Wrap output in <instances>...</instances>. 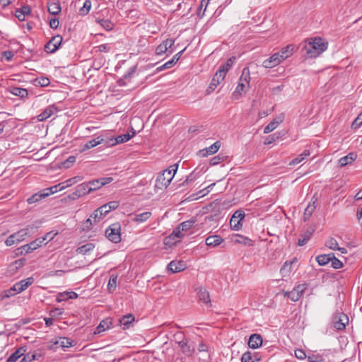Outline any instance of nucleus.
Instances as JSON below:
<instances>
[{
	"label": "nucleus",
	"mask_w": 362,
	"mask_h": 362,
	"mask_svg": "<svg viewBox=\"0 0 362 362\" xmlns=\"http://www.w3.org/2000/svg\"><path fill=\"white\" fill-rule=\"evenodd\" d=\"M223 239L218 235H210L206 239V245L209 247H216L220 245Z\"/></svg>",
	"instance_id": "nucleus-32"
},
{
	"label": "nucleus",
	"mask_w": 362,
	"mask_h": 362,
	"mask_svg": "<svg viewBox=\"0 0 362 362\" xmlns=\"http://www.w3.org/2000/svg\"><path fill=\"white\" fill-rule=\"evenodd\" d=\"M113 323V319L112 317H107L103 320L98 326L95 328L94 334H99L102 332L105 331L111 327Z\"/></svg>",
	"instance_id": "nucleus-16"
},
{
	"label": "nucleus",
	"mask_w": 362,
	"mask_h": 362,
	"mask_svg": "<svg viewBox=\"0 0 362 362\" xmlns=\"http://www.w3.org/2000/svg\"><path fill=\"white\" fill-rule=\"evenodd\" d=\"M112 180L113 178L111 177H101L99 179L91 180L86 183L88 184V189L90 193L101 188L103 186L110 183Z\"/></svg>",
	"instance_id": "nucleus-8"
},
{
	"label": "nucleus",
	"mask_w": 362,
	"mask_h": 362,
	"mask_svg": "<svg viewBox=\"0 0 362 362\" xmlns=\"http://www.w3.org/2000/svg\"><path fill=\"white\" fill-rule=\"evenodd\" d=\"M44 357V354L40 350H35L33 351H28L23 355V358L20 362H32L33 361H42Z\"/></svg>",
	"instance_id": "nucleus-12"
},
{
	"label": "nucleus",
	"mask_w": 362,
	"mask_h": 362,
	"mask_svg": "<svg viewBox=\"0 0 362 362\" xmlns=\"http://www.w3.org/2000/svg\"><path fill=\"white\" fill-rule=\"evenodd\" d=\"M325 246L329 248L332 250H337L338 249V243L334 238H329L326 242H325Z\"/></svg>",
	"instance_id": "nucleus-51"
},
{
	"label": "nucleus",
	"mask_w": 362,
	"mask_h": 362,
	"mask_svg": "<svg viewBox=\"0 0 362 362\" xmlns=\"http://www.w3.org/2000/svg\"><path fill=\"white\" fill-rule=\"evenodd\" d=\"M47 8L48 12L54 16L59 14L62 11L59 1L55 0L49 1L47 3Z\"/></svg>",
	"instance_id": "nucleus-20"
},
{
	"label": "nucleus",
	"mask_w": 362,
	"mask_h": 362,
	"mask_svg": "<svg viewBox=\"0 0 362 362\" xmlns=\"http://www.w3.org/2000/svg\"><path fill=\"white\" fill-rule=\"evenodd\" d=\"M310 362H326L324 354L312 353L308 356Z\"/></svg>",
	"instance_id": "nucleus-44"
},
{
	"label": "nucleus",
	"mask_w": 362,
	"mask_h": 362,
	"mask_svg": "<svg viewBox=\"0 0 362 362\" xmlns=\"http://www.w3.org/2000/svg\"><path fill=\"white\" fill-rule=\"evenodd\" d=\"M168 269L173 273L179 272L185 269V264L182 261H171L168 264Z\"/></svg>",
	"instance_id": "nucleus-23"
},
{
	"label": "nucleus",
	"mask_w": 362,
	"mask_h": 362,
	"mask_svg": "<svg viewBox=\"0 0 362 362\" xmlns=\"http://www.w3.org/2000/svg\"><path fill=\"white\" fill-rule=\"evenodd\" d=\"M284 296H286L288 297V298H290L292 301H297L299 300V298H300V294H298L296 291L295 289L293 288L291 291H287V292H285L284 293Z\"/></svg>",
	"instance_id": "nucleus-53"
},
{
	"label": "nucleus",
	"mask_w": 362,
	"mask_h": 362,
	"mask_svg": "<svg viewBox=\"0 0 362 362\" xmlns=\"http://www.w3.org/2000/svg\"><path fill=\"white\" fill-rule=\"evenodd\" d=\"M89 193L90 192L88 189V184L86 182H83L76 186L74 192L70 195V197L74 199Z\"/></svg>",
	"instance_id": "nucleus-15"
},
{
	"label": "nucleus",
	"mask_w": 362,
	"mask_h": 362,
	"mask_svg": "<svg viewBox=\"0 0 362 362\" xmlns=\"http://www.w3.org/2000/svg\"><path fill=\"white\" fill-rule=\"evenodd\" d=\"M135 320V317L132 314H127L126 315L122 316L119 320V322L120 326H122L123 329L129 328L131 324H132Z\"/></svg>",
	"instance_id": "nucleus-21"
},
{
	"label": "nucleus",
	"mask_w": 362,
	"mask_h": 362,
	"mask_svg": "<svg viewBox=\"0 0 362 362\" xmlns=\"http://www.w3.org/2000/svg\"><path fill=\"white\" fill-rule=\"evenodd\" d=\"M175 65V62L174 60H169L167 62H165L164 64H163L162 66H160L156 68V71L157 72H159V71H161L164 69H170L172 68L173 66Z\"/></svg>",
	"instance_id": "nucleus-59"
},
{
	"label": "nucleus",
	"mask_w": 362,
	"mask_h": 362,
	"mask_svg": "<svg viewBox=\"0 0 362 362\" xmlns=\"http://www.w3.org/2000/svg\"><path fill=\"white\" fill-rule=\"evenodd\" d=\"M117 276L115 275H112L110 278V280L107 284V289L109 292H113L117 287Z\"/></svg>",
	"instance_id": "nucleus-48"
},
{
	"label": "nucleus",
	"mask_w": 362,
	"mask_h": 362,
	"mask_svg": "<svg viewBox=\"0 0 362 362\" xmlns=\"http://www.w3.org/2000/svg\"><path fill=\"white\" fill-rule=\"evenodd\" d=\"M47 347L54 351L61 350V341H50Z\"/></svg>",
	"instance_id": "nucleus-56"
},
{
	"label": "nucleus",
	"mask_w": 362,
	"mask_h": 362,
	"mask_svg": "<svg viewBox=\"0 0 362 362\" xmlns=\"http://www.w3.org/2000/svg\"><path fill=\"white\" fill-rule=\"evenodd\" d=\"M316 200L310 202L307 207L305 209L304 214H303V220L305 221H308L311 216L313 215L315 209H316Z\"/></svg>",
	"instance_id": "nucleus-29"
},
{
	"label": "nucleus",
	"mask_w": 362,
	"mask_h": 362,
	"mask_svg": "<svg viewBox=\"0 0 362 362\" xmlns=\"http://www.w3.org/2000/svg\"><path fill=\"white\" fill-rule=\"evenodd\" d=\"M291 262L288 263V262L284 264L280 270L282 276H287L290 274L291 272Z\"/></svg>",
	"instance_id": "nucleus-49"
},
{
	"label": "nucleus",
	"mask_w": 362,
	"mask_h": 362,
	"mask_svg": "<svg viewBox=\"0 0 362 362\" xmlns=\"http://www.w3.org/2000/svg\"><path fill=\"white\" fill-rule=\"evenodd\" d=\"M55 111H57V107L54 105H49L37 116V119L40 122L44 121L53 115Z\"/></svg>",
	"instance_id": "nucleus-19"
},
{
	"label": "nucleus",
	"mask_w": 362,
	"mask_h": 362,
	"mask_svg": "<svg viewBox=\"0 0 362 362\" xmlns=\"http://www.w3.org/2000/svg\"><path fill=\"white\" fill-rule=\"evenodd\" d=\"M294 45H288L286 46L285 47H283L281 51L277 52L280 57L282 58V60H284L289 57L291 55H292L293 51H294Z\"/></svg>",
	"instance_id": "nucleus-28"
},
{
	"label": "nucleus",
	"mask_w": 362,
	"mask_h": 362,
	"mask_svg": "<svg viewBox=\"0 0 362 362\" xmlns=\"http://www.w3.org/2000/svg\"><path fill=\"white\" fill-rule=\"evenodd\" d=\"M136 66H132L131 67L128 72L124 74V76H123V78H120L118 81L119 86H124L127 84V81H129L130 78L132 77H133V76L134 75L135 72H136Z\"/></svg>",
	"instance_id": "nucleus-31"
},
{
	"label": "nucleus",
	"mask_w": 362,
	"mask_h": 362,
	"mask_svg": "<svg viewBox=\"0 0 362 362\" xmlns=\"http://www.w3.org/2000/svg\"><path fill=\"white\" fill-rule=\"evenodd\" d=\"M245 214L243 210L235 211L230 220V227L233 230H238L242 227L241 221L245 218Z\"/></svg>",
	"instance_id": "nucleus-10"
},
{
	"label": "nucleus",
	"mask_w": 362,
	"mask_h": 362,
	"mask_svg": "<svg viewBox=\"0 0 362 362\" xmlns=\"http://www.w3.org/2000/svg\"><path fill=\"white\" fill-rule=\"evenodd\" d=\"M34 282L33 277H28L25 279H23L19 282L16 283L12 288L6 291V296L10 297L11 296L19 293L25 291L29 286Z\"/></svg>",
	"instance_id": "nucleus-3"
},
{
	"label": "nucleus",
	"mask_w": 362,
	"mask_h": 362,
	"mask_svg": "<svg viewBox=\"0 0 362 362\" xmlns=\"http://www.w3.org/2000/svg\"><path fill=\"white\" fill-rule=\"evenodd\" d=\"M76 157L74 156H70L64 163L63 166L65 168H69L75 162Z\"/></svg>",
	"instance_id": "nucleus-62"
},
{
	"label": "nucleus",
	"mask_w": 362,
	"mask_h": 362,
	"mask_svg": "<svg viewBox=\"0 0 362 362\" xmlns=\"http://www.w3.org/2000/svg\"><path fill=\"white\" fill-rule=\"evenodd\" d=\"M103 217L104 216L102 214H100L98 209H97L96 210H95L93 212V214L90 215V217L88 219H87V221H86V223H85L86 227H87V228H88L89 226L92 225V221H91L92 218L94 220V222H97V221H100Z\"/></svg>",
	"instance_id": "nucleus-38"
},
{
	"label": "nucleus",
	"mask_w": 362,
	"mask_h": 362,
	"mask_svg": "<svg viewBox=\"0 0 362 362\" xmlns=\"http://www.w3.org/2000/svg\"><path fill=\"white\" fill-rule=\"evenodd\" d=\"M226 75L224 74L223 71L218 70L210 83L209 88L207 89V92L209 93L211 91L214 90L218 85H219L221 82L223 81Z\"/></svg>",
	"instance_id": "nucleus-13"
},
{
	"label": "nucleus",
	"mask_w": 362,
	"mask_h": 362,
	"mask_svg": "<svg viewBox=\"0 0 362 362\" xmlns=\"http://www.w3.org/2000/svg\"><path fill=\"white\" fill-rule=\"evenodd\" d=\"M81 180H82V178L79 176H76V177L69 178V179L66 180V181L62 182L63 185L59 188V189H64L66 187H69L77 183L78 182L81 181Z\"/></svg>",
	"instance_id": "nucleus-41"
},
{
	"label": "nucleus",
	"mask_w": 362,
	"mask_h": 362,
	"mask_svg": "<svg viewBox=\"0 0 362 362\" xmlns=\"http://www.w3.org/2000/svg\"><path fill=\"white\" fill-rule=\"evenodd\" d=\"M151 216V212L145 211L139 214H136L133 218V221L137 223H143L148 220Z\"/></svg>",
	"instance_id": "nucleus-39"
},
{
	"label": "nucleus",
	"mask_w": 362,
	"mask_h": 362,
	"mask_svg": "<svg viewBox=\"0 0 362 362\" xmlns=\"http://www.w3.org/2000/svg\"><path fill=\"white\" fill-rule=\"evenodd\" d=\"M62 183H59L58 185H54V186H52L49 188H46V189H44V192H45V194H47V197H49V195L52 194H54L56 192H57L58 191H61L62 189H59V188L62 186Z\"/></svg>",
	"instance_id": "nucleus-50"
},
{
	"label": "nucleus",
	"mask_w": 362,
	"mask_h": 362,
	"mask_svg": "<svg viewBox=\"0 0 362 362\" xmlns=\"http://www.w3.org/2000/svg\"><path fill=\"white\" fill-rule=\"evenodd\" d=\"M182 232L183 230H182L180 227L178 226L176 228L174 229L170 237H173V239H175V238H181L183 236Z\"/></svg>",
	"instance_id": "nucleus-63"
},
{
	"label": "nucleus",
	"mask_w": 362,
	"mask_h": 362,
	"mask_svg": "<svg viewBox=\"0 0 362 362\" xmlns=\"http://www.w3.org/2000/svg\"><path fill=\"white\" fill-rule=\"evenodd\" d=\"M30 233V227L28 226L25 228H23L18 232L11 234L9 235L6 241L5 244L7 246H11L16 243H20L21 241L23 240L26 236L29 235Z\"/></svg>",
	"instance_id": "nucleus-4"
},
{
	"label": "nucleus",
	"mask_w": 362,
	"mask_h": 362,
	"mask_svg": "<svg viewBox=\"0 0 362 362\" xmlns=\"http://www.w3.org/2000/svg\"><path fill=\"white\" fill-rule=\"evenodd\" d=\"M334 257V253L320 255L316 257V261L321 266H325Z\"/></svg>",
	"instance_id": "nucleus-35"
},
{
	"label": "nucleus",
	"mask_w": 362,
	"mask_h": 362,
	"mask_svg": "<svg viewBox=\"0 0 362 362\" xmlns=\"http://www.w3.org/2000/svg\"><path fill=\"white\" fill-rule=\"evenodd\" d=\"M194 223H195V220L190 219V220H188V221L181 223L179 225V226L180 227L182 230L186 231V230H188L189 229H190L194 226Z\"/></svg>",
	"instance_id": "nucleus-52"
},
{
	"label": "nucleus",
	"mask_w": 362,
	"mask_h": 362,
	"mask_svg": "<svg viewBox=\"0 0 362 362\" xmlns=\"http://www.w3.org/2000/svg\"><path fill=\"white\" fill-rule=\"evenodd\" d=\"M332 263V267L334 269H340L343 267V263L339 259H338L335 255H334V257L330 260Z\"/></svg>",
	"instance_id": "nucleus-61"
},
{
	"label": "nucleus",
	"mask_w": 362,
	"mask_h": 362,
	"mask_svg": "<svg viewBox=\"0 0 362 362\" xmlns=\"http://www.w3.org/2000/svg\"><path fill=\"white\" fill-rule=\"evenodd\" d=\"M250 80V72L247 68L243 69L239 82H243L245 85H249Z\"/></svg>",
	"instance_id": "nucleus-46"
},
{
	"label": "nucleus",
	"mask_w": 362,
	"mask_h": 362,
	"mask_svg": "<svg viewBox=\"0 0 362 362\" xmlns=\"http://www.w3.org/2000/svg\"><path fill=\"white\" fill-rule=\"evenodd\" d=\"M135 134H136V132L133 129V128H132L131 134L128 132L127 134H122V135L117 136L115 139V143H117V144H122V143L127 142L130 139H132L133 136H134Z\"/></svg>",
	"instance_id": "nucleus-34"
},
{
	"label": "nucleus",
	"mask_w": 362,
	"mask_h": 362,
	"mask_svg": "<svg viewBox=\"0 0 362 362\" xmlns=\"http://www.w3.org/2000/svg\"><path fill=\"white\" fill-rule=\"evenodd\" d=\"M30 13V8L29 6H23L20 9H17L15 12V16L21 21L25 20V16L29 15Z\"/></svg>",
	"instance_id": "nucleus-25"
},
{
	"label": "nucleus",
	"mask_w": 362,
	"mask_h": 362,
	"mask_svg": "<svg viewBox=\"0 0 362 362\" xmlns=\"http://www.w3.org/2000/svg\"><path fill=\"white\" fill-rule=\"evenodd\" d=\"M349 317L342 312H337L332 316V327L337 330L345 329L346 325L349 323Z\"/></svg>",
	"instance_id": "nucleus-5"
},
{
	"label": "nucleus",
	"mask_w": 362,
	"mask_h": 362,
	"mask_svg": "<svg viewBox=\"0 0 362 362\" xmlns=\"http://www.w3.org/2000/svg\"><path fill=\"white\" fill-rule=\"evenodd\" d=\"M177 166V165H171L160 173L156 178V186L158 188L167 187L173 179Z\"/></svg>",
	"instance_id": "nucleus-2"
},
{
	"label": "nucleus",
	"mask_w": 362,
	"mask_h": 362,
	"mask_svg": "<svg viewBox=\"0 0 362 362\" xmlns=\"http://www.w3.org/2000/svg\"><path fill=\"white\" fill-rule=\"evenodd\" d=\"M159 337L164 339H185V335L182 331L177 330L176 328L170 329L168 331L162 332Z\"/></svg>",
	"instance_id": "nucleus-9"
},
{
	"label": "nucleus",
	"mask_w": 362,
	"mask_h": 362,
	"mask_svg": "<svg viewBox=\"0 0 362 362\" xmlns=\"http://www.w3.org/2000/svg\"><path fill=\"white\" fill-rule=\"evenodd\" d=\"M77 341H61V350L66 351L68 348L76 346Z\"/></svg>",
	"instance_id": "nucleus-54"
},
{
	"label": "nucleus",
	"mask_w": 362,
	"mask_h": 362,
	"mask_svg": "<svg viewBox=\"0 0 362 362\" xmlns=\"http://www.w3.org/2000/svg\"><path fill=\"white\" fill-rule=\"evenodd\" d=\"M221 147V142L220 141H216L212 145H211L209 147H207L204 149H202L199 151V154L202 156H207L208 155H212L216 153L218 149Z\"/></svg>",
	"instance_id": "nucleus-18"
},
{
	"label": "nucleus",
	"mask_w": 362,
	"mask_h": 362,
	"mask_svg": "<svg viewBox=\"0 0 362 362\" xmlns=\"http://www.w3.org/2000/svg\"><path fill=\"white\" fill-rule=\"evenodd\" d=\"M327 48V44L320 37H315L305 42L303 49L310 58H315L320 55Z\"/></svg>",
	"instance_id": "nucleus-1"
},
{
	"label": "nucleus",
	"mask_w": 362,
	"mask_h": 362,
	"mask_svg": "<svg viewBox=\"0 0 362 362\" xmlns=\"http://www.w3.org/2000/svg\"><path fill=\"white\" fill-rule=\"evenodd\" d=\"M199 300L202 302L203 303H210V296L209 292L203 288H200L197 293Z\"/></svg>",
	"instance_id": "nucleus-33"
},
{
	"label": "nucleus",
	"mask_w": 362,
	"mask_h": 362,
	"mask_svg": "<svg viewBox=\"0 0 362 362\" xmlns=\"http://www.w3.org/2000/svg\"><path fill=\"white\" fill-rule=\"evenodd\" d=\"M235 58V57H230L229 58L226 63L222 64L218 70H223L225 75H226L227 72L230 70V69L232 67Z\"/></svg>",
	"instance_id": "nucleus-45"
},
{
	"label": "nucleus",
	"mask_w": 362,
	"mask_h": 362,
	"mask_svg": "<svg viewBox=\"0 0 362 362\" xmlns=\"http://www.w3.org/2000/svg\"><path fill=\"white\" fill-rule=\"evenodd\" d=\"M94 247H95L94 244L88 243H86L81 247H78L76 250V252L78 254L86 255L88 252L93 250Z\"/></svg>",
	"instance_id": "nucleus-42"
},
{
	"label": "nucleus",
	"mask_w": 362,
	"mask_h": 362,
	"mask_svg": "<svg viewBox=\"0 0 362 362\" xmlns=\"http://www.w3.org/2000/svg\"><path fill=\"white\" fill-rule=\"evenodd\" d=\"M245 85L243 82H239L235 90L234 91L233 95L235 98H238V95H241L242 92L245 91Z\"/></svg>",
	"instance_id": "nucleus-55"
},
{
	"label": "nucleus",
	"mask_w": 362,
	"mask_h": 362,
	"mask_svg": "<svg viewBox=\"0 0 362 362\" xmlns=\"http://www.w3.org/2000/svg\"><path fill=\"white\" fill-rule=\"evenodd\" d=\"M104 142V140H103V136H99L92 140H90L88 141V142H86L81 148V152H84L88 149H90L99 144H103Z\"/></svg>",
	"instance_id": "nucleus-17"
},
{
	"label": "nucleus",
	"mask_w": 362,
	"mask_h": 362,
	"mask_svg": "<svg viewBox=\"0 0 362 362\" xmlns=\"http://www.w3.org/2000/svg\"><path fill=\"white\" fill-rule=\"evenodd\" d=\"M310 155V152L309 150H305L301 154L298 155L296 158H293L289 163L290 165H295L303 160H305L308 156Z\"/></svg>",
	"instance_id": "nucleus-37"
},
{
	"label": "nucleus",
	"mask_w": 362,
	"mask_h": 362,
	"mask_svg": "<svg viewBox=\"0 0 362 362\" xmlns=\"http://www.w3.org/2000/svg\"><path fill=\"white\" fill-rule=\"evenodd\" d=\"M46 197H47V194H45L44 189H42L40 192L32 195L28 199L27 201L28 204H34Z\"/></svg>",
	"instance_id": "nucleus-36"
},
{
	"label": "nucleus",
	"mask_w": 362,
	"mask_h": 362,
	"mask_svg": "<svg viewBox=\"0 0 362 362\" xmlns=\"http://www.w3.org/2000/svg\"><path fill=\"white\" fill-rule=\"evenodd\" d=\"M282 61V58H281L280 55L276 52L272 54L269 58L265 59L262 63V66L264 68L271 69L279 65Z\"/></svg>",
	"instance_id": "nucleus-14"
},
{
	"label": "nucleus",
	"mask_w": 362,
	"mask_h": 362,
	"mask_svg": "<svg viewBox=\"0 0 362 362\" xmlns=\"http://www.w3.org/2000/svg\"><path fill=\"white\" fill-rule=\"evenodd\" d=\"M78 298V294L74 291L59 293L57 297V302L67 300L69 299H75Z\"/></svg>",
	"instance_id": "nucleus-27"
},
{
	"label": "nucleus",
	"mask_w": 362,
	"mask_h": 362,
	"mask_svg": "<svg viewBox=\"0 0 362 362\" xmlns=\"http://www.w3.org/2000/svg\"><path fill=\"white\" fill-rule=\"evenodd\" d=\"M27 351L25 346H21L14 351L6 360V362H16L17 360L23 356Z\"/></svg>",
	"instance_id": "nucleus-22"
},
{
	"label": "nucleus",
	"mask_w": 362,
	"mask_h": 362,
	"mask_svg": "<svg viewBox=\"0 0 362 362\" xmlns=\"http://www.w3.org/2000/svg\"><path fill=\"white\" fill-rule=\"evenodd\" d=\"M178 346L182 349V352L187 355L192 354L194 351V346L188 343V341H178Z\"/></svg>",
	"instance_id": "nucleus-30"
},
{
	"label": "nucleus",
	"mask_w": 362,
	"mask_h": 362,
	"mask_svg": "<svg viewBox=\"0 0 362 362\" xmlns=\"http://www.w3.org/2000/svg\"><path fill=\"white\" fill-rule=\"evenodd\" d=\"M120 229L119 223H113L106 229L105 235L110 241L115 243H119L121 241Z\"/></svg>",
	"instance_id": "nucleus-6"
},
{
	"label": "nucleus",
	"mask_w": 362,
	"mask_h": 362,
	"mask_svg": "<svg viewBox=\"0 0 362 362\" xmlns=\"http://www.w3.org/2000/svg\"><path fill=\"white\" fill-rule=\"evenodd\" d=\"M235 242L237 243L243 244L245 245H252V243H251L252 240L246 237L243 236V235H237V238L235 240Z\"/></svg>",
	"instance_id": "nucleus-57"
},
{
	"label": "nucleus",
	"mask_w": 362,
	"mask_h": 362,
	"mask_svg": "<svg viewBox=\"0 0 362 362\" xmlns=\"http://www.w3.org/2000/svg\"><path fill=\"white\" fill-rule=\"evenodd\" d=\"M96 21L106 30H112L114 28V24L108 19H97Z\"/></svg>",
	"instance_id": "nucleus-43"
},
{
	"label": "nucleus",
	"mask_w": 362,
	"mask_h": 362,
	"mask_svg": "<svg viewBox=\"0 0 362 362\" xmlns=\"http://www.w3.org/2000/svg\"><path fill=\"white\" fill-rule=\"evenodd\" d=\"M357 158V154L354 152H351L346 156L341 158L339 160V164L341 167H344L348 164L351 163L354 161Z\"/></svg>",
	"instance_id": "nucleus-24"
},
{
	"label": "nucleus",
	"mask_w": 362,
	"mask_h": 362,
	"mask_svg": "<svg viewBox=\"0 0 362 362\" xmlns=\"http://www.w3.org/2000/svg\"><path fill=\"white\" fill-rule=\"evenodd\" d=\"M9 92L13 95L18 96L22 99L26 98L28 96V92L27 89L20 87H11L9 89Z\"/></svg>",
	"instance_id": "nucleus-26"
},
{
	"label": "nucleus",
	"mask_w": 362,
	"mask_h": 362,
	"mask_svg": "<svg viewBox=\"0 0 362 362\" xmlns=\"http://www.w3.org/2000/svg\"><path fill=\"white\" fill-rule=\"evenodd\" d=\"M314 232V229H310L307 230L303 235L302 238L298 239V245L299 246H303L305 245L308 241L310 239V238L313 235V233Z\"/></svg>",
	"instance_id": "nucleus-40"
},
{
	"label": "nucleus",
	"mask_w": 362,
	"mask_h": 362,
	"mask_svg": "<svg viewBox=\"0 0 362 362\" xmlns=\"http://www.w3.org/2000/svg\"><path fill=\"white\" fill-rule=\"evenodd\" d=\"M279 124V122L274 119L271 122H269L264 128V133L268 134L274 131Z\"/></svg>",
	"instance_id": "nucleus-47"
},
{
	"label": "nucleus",
	"mask_w": 362,
	"mask_h": 362,
	"mask_svg": "<svg viewBox=\"0 0 362 362\" xmlns=\"http://www.w3.org/2000/svg\"><path fill=\"white\" fill-rule=\"evenodd\" d=\"M62 40V37L59 35L52 37L51 40L45 44L44 47L45 51L49 54L55 52L59 49Z\"/></svg>",
	"instance_id": "nucleus-7"
},
{
	"label": "nucleus",
	"mask_w": 362,
	"mask_h": 362,
	"mask_svg": "<svg viewBox=\"0 0 362 362\" xmlns=\"http://www.w3.org/2000/svg\"><path fill=\"white\" fill-rule=\"evenodd\" d=\"M91 8V2L90 0H86L83 7L80 9L81 15L87 14Z\"/></svg>",
	"instance_id": "nucleus-58"
},
{
	"label": "nucleus",
	"mask_w": 362,
	"mask_h": 362,
	"mask_svg": "<svg viewBox=\"0 0 362 362\" xmlns=\"http://www.w3.org/2000/svg\"><path fill=\"white\" fill-rule=\"evenodd\" d=\"M42 244V241L40 240V238H37L29 244L21 246L18 250L21 255H26L40 247Z\"/></svg>",
	"instance_id": "nucleus-11"
},
{
	"label": "nucleus",
	"mask_w": 362,
	"mask_h": 362,
	"mask_svg": "<svg viewBox=\"0 0 362 362\" xmlns=\"http://www.w3.org/2000/svg\"><path fill=\"white\" fill-rule=\"evenodd\" d=\"M242 362H255L252 359V354L250 351H247L243 354L241 358Z\"/></svg>",
	"instance_id": "nucleus-64"
},
{
	"label": "nucleus",
	"mask_w": 362,
	"mask_h": 362,
	"mask_svg": "<svg viewBox=\"0 0 362 362\" xmlns=\"http://www.w3.org/2000/svg\"><path fill=\"white\" fill-rule=\"evenodd\" d=\"M362 125V112L357 116L351 124L352 129H358Z\"/></svg>",
	"instance_id": "nucleus-60"
}]
</instances>
